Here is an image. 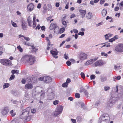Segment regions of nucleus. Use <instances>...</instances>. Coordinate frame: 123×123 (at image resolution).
<instances>
[{
  "instance_id": "obj_47",
  "label": "nucleus",
  "mask_w": 123,
  "mask_h": 123,
  "mask_svg": "<svg viewBox=\"0 0 123 123\" xmlns=\"http://www.w3.org/2000/svg\"><path fill=\"white\" fill-rule=\"evenodd\" d=\"M117 38H111L109 40V41L110 42H112L115 40Z\"/></svg>"
},
{
  "instance_id": "obj_3",
  "label": "nucleus",
  "mask_w": 123,
  "mask_h": 123,
  "mask_svg": "<svg viewBox=\"0 0 123 123\" xmlns=\"http://www.w3.org/2000/svg\"><path fill=\"white\" fill-rule=\"evenodd\" d=\"M121 95H118V96H115L113 94H112L111 96L109 99V102L111 104H114L116 101L118 99V98H120L121 97Z\"/></svg>"
},
{
  "instance_id": "obj_23",
  "label": "nucleus",
  "mask_w": 123,
  "mask_h": 123,
  "mask_svg": "<svg viewBox=\"0 0 123 123\" xmlns=\"http://www.w3.org/2000/svg\"><path fill=\"white\" fill-rule=\"evenodd\" d=\"M101 12L102 15L103 16H105L107 13V10L106 9H104L102 10Z\"/></svg>"
},
{
  "instance_id": "obj_2",
  "label": "nucleus",
  "mask_w": 123,
  "mask_h": 123,
  "mask_svg": "<svg viewBox=\"0 0 123 123\" xmlns=\"http://www.w3.org/2000/svg\"><path fill=\"white\" fill-rule=\"evenodd\" d=\"M30 111V108L29 107L22 111L21 114L20 116V118L21 119L27 120V118L29 117V114Z\"/></svg>"
},
{
  "instance_id": "obj_49",
  "label": "nucleus",
  "mask_w": 123,
  "mask_h": 123,
  "mask_svg": "<svg viewBox=\"0 0 123 123\" xmlns=\"http://www.w3.org/2000/svg\"><path fill=\"white\" fill-rule=\"evenodd\" d=\"M114 68L115 69H119L121 68L120 66H117L116 65H115Z\"/></svg>"
},
{
  "instance_id": "obj_51",
  "label": "nucleus",
  "mask_w": 123,
  "mask_h": 123,
  "mask_svg": "<svg viewBox=\"0 0 123 123\" xmlns=\"http://www.w3.org/2000/svg\"><path fill=\"white\" fill-rule=\"evenodd\" d=\"M68 66L71 65V63L69 61H68L66 62Z\"/></svg>"
},
{
  "instance_id": "obj_33",
  "label": "nucleus",
  "mask_w": 123,
  "mask_h": 123,
  "mask_svg": "<svg viewBox=\"0 0 123 123\" xmlns=\"http://www.w3.org/2000/svg\"><path fill=\"white\" fill-rule=\"evenodd\" d=\"M12 117H14L16 115V113L15 112H13V110H12L10 112Z\"/></svg>"
},
{
  "instance_id": "obj_64",
  "label": "nucleus",
  "mask_w": 123,
  "mask_h": 123,
  "mask_svg": "<svg viewBox=\"0 0 123 123\" xmlns=\"http://www.w3.org/2000/svg\"><path fill=\"white\" fill-rule=\"evenodd\" d=\"M98 123H109L108 122H106L104 121H99V120L98 121Z\"/></svg>"
},
{
  "instance_id": "obj_17",
  "label": "nucleus",
  "mask_w": 123,
  "mask_h": 123,
  "mask_svg": "<svg viewBox=\"0 0 123 123\" xmlns=\"http://www.w3.org/2000/svg\"><path fill=\"white\" fill-rule=\"evenodd\" d=\"M93 17V15L92 13L90 12H88L86 14V17L88 19H90Z\"/></svg>"
},
{
  "instance_id": "obj_59",
  "label": "nucleus",
  "mask_w": 123,
  "mask_h": 123,
  "mask_svg": "<svg viewBox=\"0 0 123 123\" xmlns=\"http://www.w3.org/2000/svg\"><path fill=\"white\" fill-rule=\"evenodd\" d=\"M44 77H40L38 78V79L40 81H44Z\"/></svg>"
},
{
  "instance_id": "obj_53",
  "label": "nucleus",
  "mask_w": 123,
  "mask_h": 123,
  "mask_svg": "<svg viewBox=\"0 0 123 123\" xmlns=\"http://www.w3.org/2000/svg\"><path fill=\"white\" fill-rule=\"evenodd\" d=\"M105 0H100V3L101 4H103L105 2Z\"/></svg>"
},
{
  "instance_id": "obj_48",
  "label": "nucleus",
  "mask_w": 123,
  "mask_h": 123,
  "mask_svg": "<svg viewBox=\"0 0 123 123\" xmlns=\"http://www.w3.org/2000/svg\"><path fill=\"white\" fill-rule=\"evenodd\" d=\"M47 6L48 8V9L49 10H50L51 8V6L50 4H49Z\"/></svg>"
},
{
  "instance_id": "obj_16",
  "label": "nucleus",
  "mask_w": 123,
  "mask_h": 123,
  "mask_svg": "<svg viewBox=\"0 0 123 123\" xmlns=\"http://www.w3.org/2000/svg\"><path fill=\"white\" fill-rule=\"evenodd\" d=\"M54 94L52 92L49 93L48 95V99L49 100L53 99L54 98Z\"/></svg>"
},
{
  "instance_id": "obj_61",
  "label": "nucleus",
  "mask_w": 123,
  "mask_h": 123,
  "mask_svg": "<svg viewBox=\"0 0 123 123\" xmlns=\"http://www.w3.org/2000/svg\"><path fill=\"white\" fill-rule=\"evenodd\" d=\"M26 82V80L24 79H23L21 80V82L23 84H25Z\"/></svg>"
},
{
  "instance_id": "obj_37",
  "label": "nucleus",
  "mask_w": 123,
  "mask_h": 123,
  "mask_svg": "<svg viewBox=\"0 0 123 123\" xmlns=\"http://www.w3.org/2000/svg\"><path fill=\"white\" fill-rule=\"evenodd\" d=\"M107 80V78L106 77H103L101 78V81L102 82H103L106 81Z\"/></svg>"
},
{
  "instance_id": "obj_19",
  "label": "nucleus",
  "mask_w": 123,
  "mask_h": 123,
  "mask_svg": "<svg viewBox=\"0 0 123 123\" xmlns=\"http://www.w3.org/2000/svg\"><path fill=\"white\" fill-rule=\"evenodd\" d=\"M56 27L57 25L56 23H51L49 29L51 30H53L56 28Z\"/></svg>"
},
{
  "instance_id": "obj_38",
  "label": "nucleus",
  "mask_w": 123,
  "mask_h": 123,
  "mask_svg": "<svg viewBox=\"0 0 123 123\" xmlns=\"http://www.w3.org/2000/svg\"><path fill=\"white\" fill-rule=\"evenodd\" d=\"M15 77V75L13 74L12 75L9 79V80L10 81L14 79Z\"/></svg>"
},
{
  "instance_id": "obj_39",
  "label": "nucleus",
  "mask_w": 123,
  "mask_h": 123,
  "mask_svg": "<svg viewBox=\"0 0 123 123\" xmlns=\"http://www.w3.org/2000/svg\"><path fill=\"white\" fill-rule=\"evenodd\" d=\"M17 48L18 49L19 51L20 52H22L23 51V50L21 48V47L20 45L18 46L17 47Z\"/></svg>"
},
{
  "instance_id": "obj_54",
  "label": "nucleus",
  "mask_w": 123,
  "mask_h": 123,
  "mask_svg": "<svg viewBox=\"0 0 123 123\" xmlns=\"http://www.w3.org/2000/svg\"><path fill=\"white\" fill-rule=\"evenodd\" d=\"M36 25V22H33V28H35Z\"/></svg>"
},
{
  "instance_id": "obj_15",
  "label": "nucleus",
  "mask_w": 123,
  "mask_h": 123,
  "mask_svg": "<svg viewBox=\"0 0 123 123\" xmlns=\"http://www.w3.org/2000/svg\"><path fill=\"white\" fill-rule=\"evenodd\" d=\"M34 7V5L32 3L29 4L27 6V8L30 11H32L33 10Z\"/></svg>"
},
{
  "instance_id": "obj_43",
  "label": "nucleus",
  "mask_w": 123,
  "mask_h": 123,
  "mask_svg": "<svg viewBox=\"0 0 123 123\" xmlns=\"http://www.w3.org/2000/svg\"><path fill=\"white\" fill-rule=\"evenodd\" d=\"M103 24V22H101L100 23H98V24H96V27H98L102 25Z\"/></svg>"
},
{
  "instance_id": "obj_4",
  "label": "nucleus",
  "mask_w": 123,
  "mask_h": 123,
  "mask_svg": "<svg viewBox=\"0 0 123 123\" xmlns=\"http://www.w3.org/2000/svg\"><path fill=\"white\" fill-rule=\"evenodd\" d=\"M110 120V117L109 115L107 114H104L100 116L99 120L100 121H104L106 122L109 123Z\"/></svg>"
},
{
  "instance_id": "obj_1",
  "label": "nucleus",
  "mask_w": 123,
  "mask_h": 123,
  "mask_svg": "<svg viewBox=\"0 0 123 123\" xmlns=\"http://www.w3.org/2000/svg\"><path fill=\"white\" fill-rule=\"evenodd\" d=\"M21 61L28 63L30 65L34 63L35 60L34 57L30 55H24L21 58Z\"/></svg>"
},
{
  "instance_id": "obj_10",
  "label": "nucleus",
  "mask_w": 123,
  "mask_h": 123,
  "mask_svg": "<svg viewBox=\"0 0 123 123\" xmlns=\"http://www.w3.org/2000/svg\"><path fill=\"white\" fill-rule=\"evenodd\" d=\"M94 94V93L92 92H89L87 91L85 94L87 98H89L90 97H92L93 95Z\"/></svg>"
},
{
  "instance_id": "obj_41",
  "label": "nucleus",
  "mask_w": 123,
  "mask_h": 123,
  "mask_svg": "<svg viewBox=\"0 0 123 123\" xmlns=\"http://www.w3.org/2000/svg\"><path fill=\"white\" fill-rule=\"evenodd\" d=\"M59 103V101L58 100H56L54 101L53 102V104L54 105H56Z\"/></svg>"
},
{
  "instance_id": "obj_22",
  "label": "nucleus",
  "mask_w": 123,
  "mask_h": 123,
  "mask_svg": "<svg viewBox=\"0 0 123 123\" xmlns=\"http://www.w3.org/2000/svg\"><path fill=\"white\" fill-rule=\"evenodd\" d=\"M50 53L52 55H57L58 52L57 51H55L53 50H52L50 51Z\"/></svg>"
},
{
  "instance_id": "obj_9",
  "label": "nucleus",
  "mask_w": 123,
  "mask_h": 123,
  "mask_svg": "<svg viewBox=\"0 0 123 123\" xmlns=\"http://www.w3.org/2000/svg\"><path fill=\"white\" fill-rule=\"evenodd\" d=\"M98 59V58H96L93 59H91L88 60L86 62V65H88L92 64L93 62L96 60Z\"/></svg>"
},
{
  "instance_id": "obj_24",
  "label": "nucleus",
  "mask_w": 123,
  "mask_h": 123,
  "mask_svg": "<svg viewBox=\"0 0 123 123\" xmlns=\"http://www.w3.org/2000/svg\"><path fill=\"white\" fill-rule=\"evenodd\" d=\"M87 91L84 88L82 87H81L80 90V93H82V92H84V94H85L86 92Z\"/></svg>"
},
{
  "instance_id": "obj_57",
  "label": "nucleus",
  "mask_w": 123,
  "mask_h": 123,
  "mask_svg": "<svg viewBox=\"0 0 123 123\" xmlns=\"http://www.w3.org/2000/svg\"><path fill=\"white\" fill-rule=\"evenodd\" d=\"M36 110L35 109H31V112L33 113H34L36 112Z\"/></svg>"
},
{
  "instance_id": "obj_13",
  "label": "nucleus",
  "mask_w": 123,
  "mask_h": 123,
  "mask_svg": "<svg viewBox=\"0 0 123 123\" xmlns=\"http://www.w3.org/2000/svg\"><path fill=\"white\" fill-rule=\"evenodd\" d=\"M63 107L62 105H57L55 110L61 113L63 110Z\"/></svg>"
},
{
  "instance_id": "obj_7",
  "label": "nucleus",
  "mask_w": 123,
  "mask_h": 123,
  "mask_svg": "<svg viewBox=\"0 0 123 123\" xmlns=\"http://www.w3.org/2000/svg\"><path fill=\"white\" fill-rule=\"evenodd\" d=\"M105 64L106 62L103 60H99L94 63L93 65L95 66L96 67L99 66H102Z\"/></svg>"
},
{
  "instance_id": "obj_14",
  "label": "nucleus",
  "mask_w": 123,
  "mask_h": 123,
  "mask_svg": "<svg viewBox=\"0 0 123 123\" xmlns=\"http://www.w3.org/2000/svg\"><path fill=\"white\" fill-rule=\"evenodd\" d=\"M79 11L81 13V18H84L86 13V10L80 9L79 10Z\"/></svg>"
},
{
  "instance_id": "obj_45",
  "label": "nucleus",
  "mask_w": 123,
  "mask_h": 123,
  "mask_svg": "<svg viewBox=\"0 0 123 123\" xmlns=\"http://www.w3.org/2000/svg\"><path fill=\"white\" fill-rule=\"evenodd\" d=\"M75 96L76 98H79L80 97V94L78 93H76L75 95Z\"/></svg>"
},
{
  "instance_id": "obj_44",
  "label": "nucleus",
  "mask_w": 123,
  "mask_h": 123,
  "mask_svg": "<svg viewBox=\"0 0 123 123\" xmlns=\"http://www.w3.org/2000/svg\"><path fill=\"white\" fill-rule=\"evenodd\" d=\"M95 76L93 74H92L91 75L90 78L91 80L94 79L95 78Z\"/></svg>"
},
{
  "instance_id": "obj_62",
  "label": "nucleus",
  "mask_w": 123,
  "mask_h": 123,
  "mask_svg": "<svg viewBox=\"0 0 123 123\" xmlns=\"http://www.w3.org/2000/svg\"><path fill=\"white\" fill-rule=\"evenodd\" d=\"M40 25L39 24H38L37 27L35 29L36 30H37V29L38 30H39L40 28Z\"/></svg>"
},
{
  "instance_id": "obj_20",
  "label": "nucleus",
  "mask_w": 123,
  "mask_h": 123,
  "mask_svg": "<svg viewBox=\"0 0 123 123\" xmlns=\"http://www.w3.org/2000/svg\"><path fill=\"white\" fill-rule=\"evenodd\" d=\"M26 23L24 21H23L22 22L21 26L22 28L24 30H25L26 29Z\"/></svg>"
},
{
  "instance_id": "obj_63",
  "label": "nucleus",
  "mask_w": 123,
  "mask_h": 123,
  "mask_svg": "<svg viewBox=\"0 0 123 123\" xmlns=\"http://www.w3.org/2000/svg\"><path fill=\"white\" fill-rule=\"evenodd\" d=\"M73 31L74 33H77L78 32V31L76 29H74Z\"/></svg>"
},
{
  "instance_id": "obj_50",
  "label": "nucleus",
  "mask_w": 123,
  "mask_h": 123,
  "mask_svg": "<svg viewBox=\"0 0 123 123\" xmlns=\"http://www.w3.org/2000/svg\"><path fill=\"white\" fill-rule=\"evenodd\" d=\"M24 37L27 41H28L30 40V38L29 37L24 36Z\"/></svg>"
},
{
  "instance_id": "obj_36",
  "label": "nucleus",
  "mask_w": 123,
  "mask_h": 123,
  "mask_svg": "<svg viewBox=\"0 0 123 123\" xmlns=\"http://www.w3.org/2000/svg\"><path fill=\"white\" fill-rule=\"evenodd\" d=\"M118 86H116V87L113 88V90H114V91L116 92H117L118 91Z\"/></svg>"
},
{
  "instance_id": "obj_58",
  "label": "nucleus",
  "mask_w": 123,
  "mask_h": 123,
  "mask_svg": "<svg viewBox=\"0 0 123 123\" xmlns=\"http://www.w3.org/2000/svg\"><path fill=\"white\" fill-rule=\"evenodd\" d=\"M36 16L35 15H34L33 19V22H36Z\"/></svg>"
},
{
  "instance_id": "obj_60",
  "label": "nucleus",
  "mask_w": 123,
  "mask_h": 123,
  "mask_svg": "<svg viewBox=\"0 0 123 123\" xmlns=\"http://www.w3.org/2000/svg\"><path fill=\"white\" fill-rule=\"evenodd\" d=\"M73 47L76 49H78V46L76 44H74L73 46Z\"/></svg>"
},
{
  "instance_id": "obj_12",
  "label": "nucleus",
  "mask_w": 123,
  "mask_h": 123,
  "mask_svg": "<svg viewBox=\"0 0 123 123\" xmlns=\"http://www.w3.org/2000/svg\"><path fill=\"white\" fill-rule=\"evenodd\" d=\"M51 81V79L49 76H47L44 77V81L46 83L50 82Z\"/></svg>"
},
{
  "instance_id": "obj_18",
  "label": "nucleus",
  "mask_w": 123,
  "mask_h": 123,
  "mask_svg": "<svg viewBox=\"0 0 123 123\" xmlns=\"http://www.w3.org/2000/svg\"><path fill=\"white\" fill-rule=\"evenodd\" d=\"M8 112V110L6 107L4 108L2 110V113L3 115H6Z\"/></svg>"
},
{
  "instance_id": "obj_25",
  "label": "nucleus",
  "mask_w": 123,
  "mask_h": 123,
  "mask_svg": "<svg viewBox=\"0 0 123 123\" xmlns=\"http://www.w3.org/2000/svg\"><path fill=\"white\" fill-rule=\"evenodd\" d=\"M76 120L77 122L80 123L82 121V119L80 117L78 116L76 118Z\"/></svg>"
},
{
  "instance_id": "obj_55",
  "label": "nucleus",
  "mask_w": 123,
  "mask_h": 123,
  "mask_svg": "<svg viewBox=\"0 0 123 123\" xmlns=\"http://www.w3.org/2000/svg\"><path fill=\"white\" fill-rule=\"evenodd\" d=\"M78 34L79 35H81L82 36L84 35V33L83 31L80 32L78 33Z\"/></svg>"
},
{
  "instance_id": "obj_8",
  "label": "nucleus",
  "mask_w": 123,
  "mask_h": 123,
  "mask_svg": "<svg viewBox=\"0 0 123 123\" xmlns=\"http://www.w3.org/2000/svg\"><path fill=\"white\" fill-rule=\"evenodd\" d=\"M87 54L83 52H81L80 54V57L81 60H84L87 58Z\"/></svg>"
},
{
  "instance_id": "obj_46",
  "label": "nucleus",
  "mask_w": 123,
  "mask_h": 123,
  "mask_svg": "<svg viewBox=\"0 0 123 123\" xmlns=\"http://www.w3.org/2000/svg\"><path fill=\"white\" fill-rule=\"evenodd\" d=\"M62 24L64 25H65V27H66V26L67 25V23L66 21H63V20H62Z\"/></svg>"
},
{
  "instance_id": "obj_30",
  "label": "nucleus",
  "mask_w": 123,
  "mask_h": 123,
  "mask_svg": "<svg viewBox=\"0 0 123 123\" xmlns=\"http://www.w3.org/2000/svg\"><path fill=\"white\" fill-rule=\"evenodd\" d=\"M19 71L18 70H12L11 73L12 74H18Z\"/></svg>"
},
{
  "instance_id": "obj_28",
  "label": "nucleus",
  "mask_w": 123,
  "mask_h": 123,
  "mask_svg": "<svg viewBox=\"0 0 123 123\" xmlns=\"http://www.w3.org/2000/svg\"><path fill=\"white\" fill-rule=\"evenodd\" d=\"M9 86V84L8 83H6L4 84L3 86V88L4 89L6 88H8Z\"/></svg>"
},
{
  "instance_id": "obj_11",
  "label": "nucleus",
  "mask_w": 123,
  "mask_h": 123,
  "mask_svg": "<svg viewBox=\"0 0 123 123\" xmlns=\"http://www.w3.org/2000/svg\"><path fill=\"white\" fill-rule=\"evenodd\" d=\"M33 87L32 84L31 83H27L25 86V88L26 89H31Z\"/></svg>"
},
{
  "instance_id": "obj_56",
  "label": "nucleus",
  "mask_w": 123,
  "mask_h": 123,
  "mask_svg": "<svg viewBox=\"0 0 123 123\" xmlns=\"http://www.w3.org/2000/svg\"><path fill=\"white\" fill-rule=\"evenodd\" d=\"M64 57L66 59H68V55L65 54L64 56Z\"/></svg>"
},
{
  "instance_id": "obj_34",
  "label": "nucleus",
  "mask_w": 123,
  "mask_h": 123,
  "mask_svg": "<svg viewBox=\"0 0 123 123\" xmlns=\"http://www.w3.org/2000/svg\"><path fill=\"white\" fill-rule=\"evenodd\" d=\"M104 90L105 91H107L110 89V87L108 86H105L104 87Z\"/></svg>"
},
{
  "instance_id": "obj_42",
  "label": "nucleus",
  "mask_w": 123,
  "mask_h": 123,
  "mask_svg": "<svg viewBox=\"0 0 123 123\" xmlns=\"http://www.w3.org/2000/svg\"><path fill=\"white\" fill-rule=\"evenodd\" d=\"M101 55L102 56H105L106 57H107L108 56L107 54L106 53H105L104 52H101Z\"/></svg>"
},
{
  "instance_id": "obj_26",
  "label": "nucleus",
  "mask_w": 123,
  "mask_h": 123,
  "mask_svg": "<svg viewBox=\"0 0 123 123\" xmlns=\"http://www.w3.org/2000/svg\"><path fill=\"white\" fill-rule=\"evenodd\" d=\"M112 35L111 34H108L105 35V39L107 40L109 38L111 37L112 36Z\"/></svg>"
},
{
  "instance_id": "obj_40",
  "label": "nucleus",
  "mask_w": 123,
  "mask_h": 123,
  "mask_svg": "<svg viewBox=\"0 0 123 123\" xmlns=\"http://www.w3.org/2000/svg\"><path fill=\"white\" fill-rule=\"evenodd\" d=\"M68 84L67 82L64 83L62 85V86L63 87H67L68 86Z\"/></svg>"
},
{
  "instance_id": "obj_32",
  "label": "nucleus",
  "mask_w": 123,
  "mask_h": 123,
  "mask_svg": "<svg viewBox=\"0 0 123 123\" xmlns=\"http://www.w3.org/2000/svg\"><path fill=\"white\" fill-rule=\"evenodd\" d=\"M42 90H41V92H40L39 93H40L41 95V99H43L44 98V93L43 92H42Z\"/></svg>"
},
{
  "instance_id": "obj_27",
  "label": "nucleus",
  "mask_w": 123,
  "mask_h": 123,
  "mask_svg": "<svg viewBox=\"0 0 123 123\" xmlns=\"http://www.w3.org/2000/svg\"><path fill=\"white\" fill-rule=\"evenodd\" d=\"M100 101L99 100H98L95 103L94 105L95 107H97L98 105L100 104Z\"/></svg>"
},
{
  "instance_id": "obj_6",
  "label": "nucleus",
  "mask_w": 123,
  "mask_h": 123,
  "mask_svg": "<svg viewBox=\"0 0 123 123\" xmlns=\"http://www.w3.org/2000/svg\"><path fill=\"white\" fill-rule=\"evenodd\" d=\"M115 50L117 52L122 53L123 52V44H119L115 47Z\"/></svg>"
},
{
  "instance_id": "obj_31",
  "label": "nucleus",
  "mask_w": 123,
  "mask_h": 123,
  "mask_svg": "<svg viewBox=\"0 0 123 123\" xmlns=\"http://www.w3.org/2000/svg\"><path fill=\"white\" fill-rule=\"evenodd\" d=\"M27 20L28 22V23L29 26H30L31 27L32 26L31 24L32 23V20L30 19H27Z\"/></svg>"
},
{
  "instance_id": "obj_5",
  "label": "nucleus",
  "mask_w": 123,
  "mask_h": 123,
  "mask_svg": "<svg viewBox=\"0 0 123 123\" xmlns=\"http://www.w3.org/2000/svg\"><path fill=\"white\" fill-rule=\"evenodd\" d=\"M0 63L6 66L11 65L12 63L11 61L8 59H1L0 60Z\"/></svg>"
},
{
  "instance_id": "obj_29",
  "label": "nucleus",
  "mask_w": 123,
  "mask_h": 123,
  "mask_svg": "<svg viewBox=\"0 0 123 123\" xmlns=\"http://www.w3.org/2000/svg\"><path fill=\"white\" fill-rule=\"evenodd\" d=\"M11 23L13 27H18L16 24L13 22L12 20L11 21Z\"/></svg>"
},
{
  "instance_id": "obj_35",
  "label": "nucleus",
  "mask_w": 123,
  "mask_h": 123,
  "mask_svg": "<svg viewBox=\"0 0 123 123\" xmlns=\"http://www.w3.org/2000/svg\"><path fill=\"white\" fill-rule=\"evenodd\" d=\"M65 30V28L64 27L61 28L60 30L59 33H63Z\"/></svg>"
},
{
  "instance_id": "obj_52",
  "label": "nucleus",
  "mask_w": 123,
  "mask_h": 123,
  "mask_svg": "<svg viewBox=\"0 0 123 123\" xmlns=\"http://www.w3.org/2000/svg\"><path fill=\"white\" fill-rule=\"evenodd\" d=\"M80 75L84 79L85 78V75L83 73L81 72V73Z\"/></svg>"
},
{
  "instance_id": "obj_21",
  "label": "nucleus",
  "mask_w": 123,
  "mask_h": 123,
  "mask_svg": "<svg viewBox=\"0 0 123 123\" xmlns=\"http://www.w3.org/2000/svg\"><path fill=\"white\" fill-rule=\"evenodd\" d=\"M61 114L59 111L55 110V111L53 113L52 115L55 116H57Z\"/></svg>"
}]
</instances>
